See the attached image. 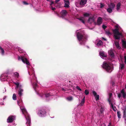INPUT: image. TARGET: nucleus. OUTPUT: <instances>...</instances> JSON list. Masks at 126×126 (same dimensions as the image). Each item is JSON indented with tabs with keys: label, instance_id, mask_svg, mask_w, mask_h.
<instances>
[{
	"label": "nucleus",
	"instance_id": "obj_6",
	"mask_svg": "<svg viewBox=\"0 0 126 126\" xmlns=\"http://www.w3.org/2000/svg\"><path fill=\"white\" fill-rule=\"evenodd\" d=\"M14 83L16 85V88H18V87L20 88L22 87V85H19V83L18 82H14ZM23 90L20 88L19 89V90L18 91V94L20 96H21L23 95Z\"/></svg>",
	"mask_w": 126,
	"mask_h": 126
},
{
	"label": "nucleus",
	"instance_id": "obj_60",
	"mask_svg": "<svg viewBox=\"0 0 126 126\" xmlns=\"http://www.w3.org/2000/svg\"><path fill=\"white\" fill-rule=\"evenodd\" d=\"M126 122H125V123H126Z\"/></svg>",
	"mask_w": 126,
	"mask_h": 126
},
{
	"label": "nucleus",
	"instance_id": "obj_21",
	"mask_svg": "<svg viewBox=\"0 0 126 126\" xmlns=\"http://www.w3.org/2000/svg\"><path fill=\"white\" fill-rule=\"evenodd\" d=\"M124 64L123 63H120L119 66L120 70L122 71L125 68Z\"/></svg>",
	"mask_w": 126,
	"mask_h": 126
},
{
	"label": "nucleus",
	"instance_id": "obj_32",
	"mask_svg": "<svg viewBox=\"0 0 126 126\" xmlns=\"http://www.w3.org/2000/svg\"><path fill=\"white\" fill-rule=\"evenodd\" d=\"M13 99L14 100H16V96L15 94H13L12 97Z\"/></svg>",
	"mask_w": 126,
	"mask_h": 126
},
{
	"label": "nucleus",
	"instance_id": "obj_45",
	"mask_svg": "<svg viewBox=\"0 0 126 126\" xmlns=\"http://www.w3.org/2000/svg\"><path fill=\"white\" fill-rule=\"evenodd\" d=\"M51 9L53 11H54L55 9V8L53 7L52 6H51Z\"/></svg>",
	"mask_w": 126,
	"mask_h": 126
},
{
	"label": "nucleus",
	"instance_id": "obj_29",
	"mask_svg": "<svg viewBox=\"0 0 126 126\" xmlns=\"http://www.w3.org/2000/svg\"><path fill=\"white\" fill-rule=\"evenodd\" d=\"M113 9L110 8L109 7V8L107 9V11L109 13H110L112 12V10Z\"/></svg>",
	"mask_w": 126,
	"mask_h": 126
},
{
	"label": "nucleus",
	"instance_id": "obj_17",
	"mask_svg": "<svg viewBox=\"0 0 126 126\" xmlns=\"http://www.w3.org/2000/svg\"><path fill=\"white\" fill-rule=\"evenodd\" d=\"M93 94L95 96L96 100L97 101L99 99V95L98 94H97L96 92L94 91L93 92Z\"/></svg>",
	"mask_w": 126,
	"mask_h": 126
},
{
	"label": "nucleus",
	"instance_id": "obj_25",
	"mask_svg": "<svg viewBox=\"0 0 126 126\" xmlns=\"http://www.w3.org/2000/svg\"><path fill=\"white\" fill-rule=\"evenodd\" d=\"M79 20L81 22L83 23L84 24L85 22L84 21V20H85L84 18L83 17H81L80 18H79Z\"/></svg>",
	"mask_w": 126,
	"mask_h": 126
},
{
	"label": "nucleus",
	"instance_id": "obj_23",
	"mask_svg": "<svg viewBox=\"0 0 126 126\" xmlns=\"http://www.w3.org/2000/svg\"><path fill=\"white\" fill-rule=\"evenodd\" d=\"M122 41L123 47L125 48H126V41L125 40H122Z\"/></svg>",
	"mask_w": 126,
	"mask_h": 126
},
{
	"label": "nucleus",
	"instance_id": "obj_62",
	"mask_svg": "<svg viewBox=\"0 0 126 126\" xmlns=\"http://www.w3.org/2000/svg\"><path fill=\"white\" fill-rule=\"evenodd\" d=\"M27 67L28 68V66H27Z\"/></svg>",
	"mask_w": 126,
	"mask_h": 126
},
{
	"label": "nucleus",
	"instance_id": "obj_26",
	"mask_svg": "<svg viewBox=\"0 0 126 126\" xmlns=\"http://www.w3.org/2000/svg\"><path fill=\"white\" fill-rule=\"evenodd\" d=\"M85 97L84 96L83 98L81 100V103L80 104V105L81 106H82L84 104L85 102Z\"/></svg>",
	"mask_w": 126,
	"mask_h": 126
},
{
	"label": "nucleus",
	"instance_id": "obj_57",
	"mask_svg": "<svg viewBox=\"0 0 126 126\" xmlns=\"http://www.w3.org/2000/svg\"><path fill=\"white\" fill-rule=\"evenodd\" d=\"M63 91H65V90H64V89H63Z\"/></svg>",
	"mask_w": 126,
	"mask_h": 126
},
{
	"label": "nucleus",
	"instance_id": "obj_42",
	"mask_svg": "<svg viewBox=\"0 0 126 126\" xmlns=\"http://www.w3.org/2000/svg\"><path fill=\"white\" fill-rule=\"evenodd\" d=\"M49 95H50V94H49L48 93V94H46L45 95V97H50Z\"/></svg>",
	"mask_w": 126,
	"mask_h": 126
},
{
	"label": "nucleus",
	"instance_id": "obj_41",
	"mask_svg": "<svg viewBox=\"0 0 126 126\" xmlns=\"http://www.w3.org/2000/svg\"><path fill=\"white\" fill-rule=\"evenodd\" d=\"M103 109L102 107H101L100 110V112L101 113H102L103 112Z\"/></svg>",
	"mask_w": 126,
	"mask_h": 126
},
{
	"label": "nucleus",
	"instance_id": "obj_3",
	"mask_svg": "<svg viewBox=\"0 0 126 126\" xmlns=\"http://www.w3.org/2000/svg\"><path fill=\"white\" fill-rule=\"evenodd\" d=\"M117 28L113 30L114 36L115 39H119L122 36V33L119 31L118 26H116Z\"/></svg>",
	"mask_w": 126,
	"mask_h": 126
},
{
	"label": "nucleus",
	"instance_id": "obj_1",
	"mask_svg": "<svg viewBox=\"0 0 126 126\" xmlns=\"http://www.w3.org/2000/svg\"><path fill=\"white\" fill-rule=\"evenodd\" d=\"M20 108L23 114L24 115L26 119L27 120L26 124H27V126H30L31 123V119L28 113L24 107L22 106H20Z\"/></svg>",
	"mask_w": 126,
	"mask_h": 126
},
{
	"label": "nucleus",
	"instance_id": "obj_5",
	"mask_svg": "<svg viewBox=\"0 0 126 126\" xmlns=\"http://www.w3.org/2000/svg\"><path fill=\"white\" fill-rule=\"evenodd\" d=\"M18 59L19 60H21L24 63H26L28 65H30V64L27 59L25 56H18Z\"/></svg>",
	"mask_w": 126,
	"mask_h": 126
},
{
	"label": "nucleus",
	"instance_id": "obj_38",
	"mask_svg": "<svg viewBox=\"0 0 126 126\" xmlns=\"http://www.w3.org/2000/svg\"><path fill=\"white\" fill-rule=\"evenodd\" d=\"M33 88H34L35 90V88L37 86V84L36 83H35L33 85Z\"/></svg>",
	"mask_w": 126,
	"mask_h": 126
},
{
	"label": "nucleus",
	"instance_id": "obj_46",
	"mask_svg": "<svg viewBox=\"0 0 126 126\" xmlns=\"http://www.w3.org/2000/svg\"><path fill=\"white\" fill-rule=\"evenodd\" d=\"M106 26L104 25H103L102 26V27L104 29H105L106 28Z\"/></svg>",
	"mask_w": 126,
	"mask_h": 126
},
{
	"label": "nucleus",
	"instance_id": "obj_12",
	"mask_svg": "<svg viewBox=\"0 0 126 126\" xmlns=\"http://www.w3.org/2000/svg\"><path fill=\"white\" fill-rule=\"evenodd\" d=\"M121 5V3L120 2L118 3L116 5V9L117 11L118 12H120L122 11Z\"/></svg>",
	"mask_w": 126,
	"mask_h": 126
},
{
	"label": "nucleus",
	"instance_id": "obj_4",
	"mask_svg": "<svg viewBox=\"0 0 126 126\" xmlns=\"http://www.w3.org/2000/svg\"><path fill=\"white\" fill-rule=\"evenodd\" d=\"M102 67L108 72H110L113 70L112 66L111 63L108 62H104Z\"/></svg>",
	"mask_w": 126,
	"mask_h": 126
},
{
	"label": "nucleus",
	"instance_id": "obj_18",
	"mask_svg": "<svg viewBox=\"0 0 126 126\" xmlns=\"http://www.w3.org/2000/svg\"><path fill=\"white\" fill-rule=\"evenodd\" d=\"M108 101L109 102V103L110 105V106L113 109V110L114 111H116V107H114L112 103L110 101V99H108Z\"/></svg>",
	"mask_w": 126,
	"mask_h": 126
},
{
	"label": "nucleus",
	"instance_id": "obj_8",
	"mask_svg": "<svg viewBox=\"0 0 126 126\" xmlns=\"http://www.w3.org/2000/svg\"><path fill=\"white\" fill-rule=\"evenodd\" d=\"M7 76L5 74H2L0 77V80L2 81H4L6 80H7L8 81V80L7 79Z\"/></svg>",
	"mask_w": 126,
	"mask_h": 126
},
{
	"label": "nucleus",
	"instance_id": "obj_56",
	"mask_svg": "<svg viewBox=\"0 0 126 126\" xmlns=\"http://www.w3.org/2000/svg\"><path fill=\"white\" fill-rule=\"evenodd\" d=\"M111 124V123H109V125H108V126H109V125H110Z\"/></svg>",
	"mask_w": 126,
	"mask_h": 126
},
{
	"label": "nucleus",
	"instance_id": "obj_47",
	"mask_svg": "<svg viewBox=\"0 0 126 126\" xmlns=\"http://www.w3.org/2000/svg\"><path fill=\"white\" fill-rule=\"evenodd\" d=\"M23 3L25 4H26V5L28 4V3H27L25 1H23Z\"/></svg>",
	"mask_w": 126,
	"mask_h": 126
},
{
	"label": "nucleus",
	"instance_id": "obj_16",
	"mask_svg": "<svg viewBox=\"0 0 126 126\" xmlns=\"http://www.w3.org/2000/svg\"><path fill=\"white\" fill-rule=\"evenodd\" d=\"M114 50L112 49H110L108 51V54L111 57H114Z\"/></svg>",
	"mask_w": 126,
	"mask_h": 126
},
{
	"label": "nucleus",
	"instance_id": "obj_52",
	"mask_svg": "<svg viewBox=\"0 0 126 126\" xmlns=\"http://www.w3.org/2000/svg\"><path fill=\"white\" fill-rule=\"evenodd\" d=\"M28 73H29V74L30 75H31V73L30 72H29V71H28Z\"/></svg>",
	"mask_w": 126,
	"mask_h": 126
},
{
	"label": "nucleus",
	"instance_id": "obj_7",
	"mask_svg": "<svg viewBox=\"0 0 126 126\" xmlns=\"http://www.w3.org/2000/svg\"><path fill=\"white\" fill-rule=\"evenodd\" d=\"M46 113V111L44 109H42L39 111L38 114L39 116L42 117L45 116Z\"/></svg>",
	"mask_w": 126,
	"mask_h": 126
},
{
	"label": "nucleus",
	"instance_id": "obj_44",
	"mask_svg": "<svg viewBox=\"0 0 126 126\" xmlns=\"http://www.w3.org/2000/svg\"><path fill=\"white\" fill-rule=\"evenodd\" d=\"M124 59H125L124 63L126 64V56H124Z\"/></svg>",
	"mask_w": 126,
	"mask_h": 126
},
{
	"label": "nucleus",
	"instance_id": "obj_51",
	"mask_svg": "<svg viewBox=\"0 0 126 126\" xmlns=\"http://www.w3.org/2000/svg\"><path fill=\"white\" fill-rule=\"evenodd\" d=\"M102 38L104 40H105V41H106L107 40V39H106L104 38V37H102Z\"/></svg>",
	"mask_w": 126,
	"mask_h": 126
},
{
	"label": "nucleus",
	"instance_id": "obj_63",
	"mask_svg": "<svg viewBox=\"0 0 126 126\" xmlns=\"http://www.w3.org/2000/svg\"><path fill=\"white\" fill-rule=\"evenodd\" d=\"M44 95H43L42 96H44Z\"/></svg>",
	"mask_w": 126,
	"mask_h": 126
},
{
	"label": "nucleus",
	"instance_id": "obj_9",
	"mask_svg": "<svg viewBox=\"0 0 126 126\" xmlns=\"http://www.w3.org/2000/svg\"><path fill=\"white\" fill-rule=\"evenodd\" d=\"M15 117L14 116H10L7 120V122L8 123H11L15 119Z\"/></svg>",
	"mask_w": 126,
	"mask_h": 126
},
{
	"label": "nucleus",
	"instance_id": "obj_30",
	"mask_svg": "<svg viewBox=\"0 0 126 126\" xmlns=\"http://www.w3.org/2000/svg\"><path fill=\"white\" fill-rule=\"evenodd\" d=\"M47 1H49L50 2V5L51 6H52V5L54 3V2L52 0H47Z\"/></svg>",
	"mask_w": 126,
	"mask_h": 126
},
{
	"label": "nucleus",
	"instance_id": "obj_54",
	"mask_svg": "<svg viewBox=\"0 0 126 126\" xmlns=\"http://www.w3.org/2000/svg\"><path fill=\"white\" fill-rule=\"evenodd\" d=\"M4 89H5V91L4 92H3V93L5 92L6 91V89H5V88H4Z\"/></svg>",
	"mask_w": 126,
	"mask_h": 126
},
{
	"label": "nucleus",
	"instance_id": "obj_37",
	"mask_svg": "<svg viewBox=\"0 0 126 126\" xmlns=\"http://www.w3.org/2000/svg\"><path fill=\"white\" fill-rule=\"evenodd\" d=\"M84 93L86 95L88 94L89 93V91L87 90H85Z\"/></svg>",
	"mask_w": 126,
	"mask_h": 126
},
{
	"label": "nucleus",
	"instance_id": "obj_31",
	"mask_svg": "<svg viewBox=\"0 0 126 126\" xmlns=\"http://www.w3.org/2000/svg\"><path fill=\"white\" fill-rule=\"evenodd\" d=\"M0 50L1 51V54L2 55H3L4 53V51L3 49L1 47H0Z\"/></svg>",
	"mask_w": 126,
	"mask_h": 126
},
{
	"label": "nucleus",
	"instance_id": "obj_22",
	"mask_svg": "<svg viewBox=\"0 0 126 126\" xmlns=\"http://www.w3.org/2000/svg\"><path fill=\"white\" fill-rule=\"evenodd\" d=\"M121 94L124 98H125L126 96V93L124 92V89L121 91Z\"/></svg>",
	"mask_w": 126,
	"mask_h": 126
},
{
	"label": "nucleus",
	"instance_id": "obj_2",
	"mask_svg": "<svg viewBox=\"0 0 126 126\" xmlns=\"http://www.w3.org/2000/svg\"><path fill=\"white\" fill-rule=\"evenodd\" d=\"M78 32V31H77L76 35L78 40L79 41L80 44H83L86 41L87 37L82 35L81 32L80 31V32Z\"/></svg>",
	"mask_w": 126,
	"mask_h": 126
},
{
	"label": "nucleus",
	"instance_id": "obj_10",
	"mask_svg": "<svg viewBox=\"0 0 126 126\" xmlns=\"http://www.w3.org/2000/svg\"><path fill=\"white\" fill-rule=\"evenodd\" d=\"M94 16H92L91 17H90L88 20V22L90 24H91L93 23L95 25H96V23L94 22Z\"/></svg>",
	"mask_w": 126,
	"mask_h": 126
},
{
	"label": "nucleus",
	"instance_id": "obj_61",
	"mask_svg": "<svg viewBox=\"0 0 126 126\" xmlns=\"http://www.w3.org/2000/svg\"><path fill=\"white\" fill-rule=\"evenodd\" d=\"M3 100H4L5 99V98H3Z\"/></svg>",
	"mask_w": 126,
	"mask_h": 126
},
{
	"label": "nucleus",
	"instance_id": "obj_53",
	"mask_svg": "<svg viewBox=\"0 0 126 126\" xmlns=\"http://www.w3.org/2000/svg\"><path fill=\"white\" fill-rule=\"evenodd\" d=\"M32 73L34 74V71H32Z\"/></svg>",
	"mask_w": 126,
	"mask_h": 126
},
{
	"label": "nucleus",
	"instance_id": "obj_27",
	"mask_svg": "<svg viewBox=\"0 0 126 126\" xmlns=\"http://www.w3.org/2000/svg\"><path fill=\"white\" fill-rule=\"evenodd\" d=\"M102 42L101 40H99L98 42L97 45L98 46H100L102 45Z\"/></svg>",
	"mask_w": 126,
	"mask_h": 126
},
{
	"label": "nucleus",
	"instance_id": "obj_15",
	"mask_svg": "<svg viewBox=\"0 0 126 126\" xmlns=\"http://www.w3.org/2000/svg\"><path fill=\"white\" fill-rule=\"evenodd\" d=\"M99 55L101 58L105 57L107 56V54L105 53L103 51L100 52L99 53Z\"/></svg>",
	"mask_w": 126,
	"mask_h": 126
},
{
	"label": "nucleus",
	"instance_id": "obj_39",
	"mask_svg": "<svg viewBox=\"0 0 126 126\" xmlns=\"http://www.w3.org/2000/svg\"><path fill=\"white\" fill-rule=\"evenodd\" d=\"M18 50L20 53H21L23 52V50L21 49L20 48H18Z\"/></svg>",
	"mask_w": 126,
	"mask_h": 126
},
{
	"label": "nucleus",
	"instance_id": "obj_33",
	"mask_svg": "<svg viewBox=\"0 0 126 126\" xmlns=\"http://www.w3.org/2000/svg\"><path fill=\"white\" fill-rule=\"evenodd\" d=\"M14 75L15 77L17 78H18L19 76V73L17 72L15 73Z\"/></svg>",
	"mask_w": 126,
	"mask_h": 126
},
{
	"label": "nucleus",
	"instance_id": "obj_28",
	"mask_svg": "<svg viewBox=\"0 0 126 126\" xmlns=\"http://www.w3.org/2000/svg\"><path fill=\"white\" fill-rule=\"evenodd\" d=\"M66 99L68 101H70L73 100V98L72 96H69L66 98Z\"/></svg>",
	"mask_w": 126,
	"mask_h": 126
},
{
	"label": "nucleus",
	"instance_id": "obj_59",
	"mask_svg": "<svg viewBox=\"0 0 126 126\" xmlns=\"http://www.w3.org/2000/svg\"><path fill=\"white\" fill-rule=\"evenodd\" d=\"M125 88L126 89V85L125 86Z\"/></svg>",
	"mask_w": 126,
	"mask_h": 126
},
{
	"label": "nucleus",
	"instance_id": "obj_34",
	"mask_svg": "<svg viewBox=\"0 0 126 126\" xmlns=\"http://www.w3.org/2000/svg\"><path fill=\"white\" fill-rule=\"evenodd\" d=\"M84 16L85 17H88L90 16V13H85L84 14Z\"/></svg>",
	"mask_w": 126,
	"mask_h": 126
},
{
	"label": "nucleus",
	"instance_id": "obj_11",
	"mask_svg": "<svg viewBox=\"0 0 126 126\" xmlns=\"http://www.w3.org/2000/svg\"><path fill=\"white\" fill-rule=\"evenodd\" d=\"M86 0H81L80 2V6H78L76 4V5L78 7H82L86 3Z\"/></svg>",
	"mask_w": 126,
	"mask_h": 126
},
{
	"label": "nucleus",
	"instance_id": "obj_58",
	"mask_svg": "<svg viewBox=\"0 0 126 126\" xmlns=\"http://www.w3.org/2000/svg\"><path fill=\"white\" fill-rule=\"evenodd\" d=\"M1 105H3V103H1Z\"/></svg>",
	"mask_w": 126,
	"mask_h": 126
},
{
	"label": "nucleus",
	"instance_id": "obj_50",
	"mask_svg": "<svg viewBox=\"0 0 126 126\" xmlns=\"http://www.w3.org/2000/svg\"><path fill=\"white\" fill-rule=\"evenodd\" d=\"M60 0H55V2L56 3H57V2H59Z\"/></svg>",
	"mask_w": 126,
	"mask_h": 126
},
{
	"label": "nucleus",
	"instance_id": "obj_14",
	"mask_svg": "<svg viewBox=\"0 0 126 126\" xmlns=\"http://www.w3.org/2000/svg\"><path fill=\"white\" fill-rule=\"evenodd\" d=\"M64 7H65L69 8V3L68 0H64Z\"/></svg>",
	"mask_w": 126,
	"mask_h": 126
},
{
	"label": "nucleus",
	"instance_id": "obj_13",
	"mask_svg": "<svg viewBox=\"0 0 126 126\" xmlns=\"http://www.w3.org/2000/svg\"><path fill=\"white\" fill-rule=\"evenodd\" d=\"M102 19L100 17H99L97 20V23L96 25L97 24L98 25H100L102 22Z\"/></svg>",
	"mask_w": 126,
	"mask_h": 126
},
{
	"label": "nucleus",
	"instance_id": "obj_49",
	"mask_svg": "<svg viewBox=\"0 0 126 126\" xmlns=\"http://www.w3.org/2000/svg\"><path fill=\"white\" fill-rule=\"evenodd\" d=\"M112 94L111 93H110L109 94V97H110H110L112 96Z\"/></svg>",
	"mask_w": 126,
	"mask_h": 126
},
{
	"label": "nucleus",
	"instance_id": "obj_35",
	"mask_svg": "<svg viewBox=\"0 0 126 126\" xmlns=\"http://www.w3.org/2000/svg\"><path fill=\"white\" fill-rule=\"evenodd\" d=\"M117 114L118 118H121V114L120 112L119 111H117Z\"/></svg>",
	"mask_w": 126,
	"mask_h": 126
},
{
	"label": "nucleus",
	"instance_id": "obj_40",
	"mask_svg": "<svg viewBox=\"0 0 126 126\" xmlns=\"http://www.w3.org/2000/svg\"><path fill=\"white\" fill-rule=\"evenodd\" d=\"M100 8H103V7H104V5L102 3H100Z\"/></svg>",
	"mask_w": 126,
	"mask_h": 126
},
{
	"label": "nucleus",
	"instance_id": "obj_36",
	"mask_svg": "<svg viewBox=\"0 0 126 126\" xmlns=\"http://www.w3.org/2000/svg\"><path fill=\"white\" fill-rule=\"evenodd\" d=\"M106 33L107 35L109 36L111 34V33L109 31H106Z\"/></svg>",
	"mask_w": 126,
	"mask_h": 126
},
{
	"label": "nucleus",
	"instance_id": "obj_24",
	"mask_svg": "<svg viewBox=\"0 0 126 126\" xmlns=\"http://www.w3.org/2000/svg\"><path fill=\"white\" fill-rule=\"evenodd\" d=\"M115 44L117 49H119L121 48V47L119 46V44L118 42L116 41H115Z\"/></svg>",
	"mask_w": 126,
	"mask_h": 126
},
{
	"label": "nucleus",
	"instance_id": "obj_55",
	"mask_svg": "<svg viewBox=\"0 0 126 126\" xmlns=\"http://www.w3.org/2000/svg\"><path fill=\"white\" fill-rule=\"evenodd\" d=\"M17 103L18 104V105H19V102L18 101H17Z\"/></svg>",
	"mask_w": 126,
	"mask_h": 126
},
{
	"label": "nucleus",
	"instance_id": "obj_20",
	"mask_svg": "<svg viewBox=\"0 0 126 126\" xmlns=\"http://www.w3.org/2000/svg\"><path fill=\"white\" fill-rule=\"evenodd\" d=\"M67 14L66 10H63L60 13V14L62 16H66Z\"/></svg>",
	"mask_w": 126,
	"mask_h": 126
},
{
	"label": "nucleus",
	"instance_id": "obj_19",
	"mask_svg": "<svg viewBox=\"0 0 126 126\" xmlns=\"http://www.w3.org/2000/svg\"><path fill=\"white\" fill-rule=\"evenodd\" d=\"M115 4L113 2H111L110 4L108 5L109 7L110 8L113 9L114 8Z\"/></svg>",
	"mask_w": 126,
	"mask_h": 126
},
{
	"label": "nucleus",
	"instance_id": "obj_43",
	"mask_svg": "<svg viewBox=\"0 0 126 126\" xmlns=\"http://www.w3.org/2000/svg\"><path fill=\"white\" fill-rule=\"evenodd\" d=\"M76 88L78 89V90L81 91V89H80V88L78 86H77L76 87Z\"/></svg>",
	"mask_w": 126,
	"mask_h": 126
},
{
	"label": "nucleus",
	"instance_id": "obj_48",
	"mask_svg": "<svg viewBox=\"0 0 126 126\" xmlns=\"http://www.w3.org/2000/svg\"><path fill=\"white\" fill-rule=\"evenodd\" d=\"M118 96L119 98H120L121 96V94H119L118 95Z\"/></svg>",
	"mask_w": 126,
	"mask_h": 126
}]
</instances>
